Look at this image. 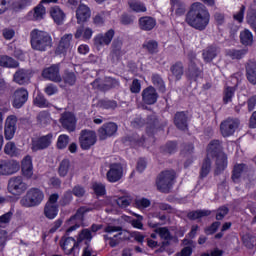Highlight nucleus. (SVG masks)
<instances>
[{
	"instance_id": "1",
	"label": "nucleus",
	"mask_w": 256,
	"mask_h": 256,
	"mask_svg": "<svg viewBox=\"0 0 256 256\" xmlns=\"http://www.w3.org/2000/svg\"><path fill=\"white\" fill-rule=\"evenodd\" d=\"M187 25L197 31H205L211 21V14L203 3L194 2L186 14Z\"/></svg>"
},
{
	"instance_id": "2",
	"label": "nucleus",
	"mask_w": 256,
	"mask_h": 256,
	"mask_svg": "<svg viewBox=\"0 0 256 256\" xmlns=\"http://www.w3.org/2000/svg\"><path fill=\"white\" fill-rule=\"evenodd\" d=\"M30 43L35 51H47L53 45V38L48 32L34 29L30 33Z\"/></svg>"
},
{
	"instance_id": "3",
	"label": "nucleus",
	"mask_w": 256,
	"mask_h": 256,
	"mask_svg": "<svg viewBox=\"0 0 256 256\" xmlns=\"http://www.w3.org/2000/svg\"><path fill=\"white\" fill-rule=\"evenodd\" d=\"M208 157H216L218 171H223L227 167V155L223 153V147L219 140H212L207 147Z\"/></svg>"
},
{
	"instance_id": "4",
	"label": "nucleus",
	"mask_w": 256,
	"mask_h": 256,
	"mask_svg": "<svg viewBox=\"0 0 256 256\" xmlns=\"http://www.w3.org/2000/svg\"><path fill=\"white\" fill-rule=\"evenodd\" d=\"M104 239L111 247H117L122 241L127 239V231L123 230L121 226L108 225L104 229Z\"/></svg>"
},
{
	"instance_id": "5",
	"label": "nucleus",
	"mask_w": 256,
	"mask_h": 256,
	"mask_svg": "<svg viewBox=\"0 0 256 256\" xmlns=\"http://www.w3.org/2000/svg\"><path fill=\"white\" fill-rule=\"evenodd\" d=\"M43 199H45V194L41 189L31 188L21 198L20 204L22 207H37L43 203Z\"/></svg>"
},
{
	"instance_id": "6",
	"label": "nucleus",
	"mask_w": 256,
	"mask_h": 256,
	"mask_svg": "<svg viewBox=\"0 0 256 256\" xmlns=\"http://www.w3.org/2000/svg\"><path fill=\"white\" fill-rule=\"evenodd\" d=\"M173 179H175V171L167 170L162 172L156 181L159 191L162 193H169V189L173 187Z\"/></svg>"
},
{
	"instance_id": "7",
	"label": "nucleus",
	"mask_w": 256,
	"mask_h": 256,
	"mask_svg": "<svg viewBox=\"0 0 256 256\" xmlns=\"http://www.w3.org/2000/svg\"><path fill=\"white\" fill-rule=\"evenodd\" d=\"M8 191L12 195H23L27 191V183L23 181L21 176L12 177L8 181Z\"/></svg>"
},
{
	"instance_id": "8",
	"label": "nucleus",
	"mask_w": 256,
	"mask_h": 256,
	"mask_svg": "<svg viewBox=\"0 0 256 256\" xmlns=\"http://www.w3.org/2000/svg\"><path fill=\"white\" fill-rule=\"evenodd\" d=\"M79 143L81 149L84 151L89 150L90 147L97 143V133L93 130H82L79 136Z\"/></svg>"
},
{
	"instance_id": "9",
	"label": "nucleus",
	"mask_w": 256,
	"mask_h": 256,
	"mask_svg": "<svg viewBox=\"0 0 256 256\" xmlns=\"http://www.w3.org/2000/svg\"><path fill=\"white\" fill-rule=\"evenodd\" d=\"M124 173L125 170L123 169V165L121 163H112L108 167L106 179L109 181V183H117L123 179Z\"/></svg>"
},
{
	"instance_id": "10",
	"label": "nucleus",
	"mask_w": 256,
	"mask_h": 256,
	"mask_svg": "<svg viewBox=\"0 0 256 256\" xmlns=\"http://www.w3.org/2000/svg\"><path fill=\"white\" fill-rule=\"evenodd\" d=\"M57 201H59V194H51L44 207V215L47 219H55L57 217L59 213Z\"/></svg>"
},
{
	"instance_id": "11",
	"label": "nucleus",
	"mask_w": 256,
	"mask_h": 256,
	"mask_svg": "<svg viewBox=\"0 0 256 256\" xmlns=\"http://www.w3.org/2000/svg\"><path fill=\"white\" fill-rule=\"evenodd\" d=\"M87 211L85 207L77 210L76 214L66 222V227H68L66 233H72V231H77V229L81 227L83 224V215H85Z\"/></svg>"
},
{
	"instance_id": "12",
	"label": "nucleus",
	"mask_w": 256,
	"mask_h": 256,
	"mask_svg": "<svg viewBox=\"0 0 256 256\" xmlns=\"http://www.w3.org/2000/svg\"><path fill=\"white\" fill-rule=\"evenodd\" d=\"M113 37H115V30L110 29L106 33H100L94 37V45L98 51H101L103 47H107L111 45V41H113Z\"/></svg>"
},
{
	"instance_id": "13",
	"label": "nucleus",
	"mask_w": 256,
	"mask_h": 256,
	"mask_svg": "<svg viewBox=\"0 0 256 256\" xmlns=\"http://www.w3.org/2000/svg\"><path fill=\"white\" fill-rule=\"evenodd\" d=\"M239 128V120L228 118L220 124V133L224 137H231Z\"/></svg>"
},
{
	"instance_id": "14",
	"label": "nucleus",
	"mask_w": 256,
	"mask_h": 256,
	"mask_svg": "<svg viewBox=\"0 0 256 256\" xmlns=\"http://www.w3.org/2000/svg\"><path fill=\"white\" fill-rule=\"evenodd\" d=\"M29 99V92L25 88L17 89L12 95V106L21 109Z\"/></svg>"
},
{
	"instance_id": "15",
	"label": "nucleus",
	"mask_w": 256,
	"mask_h": 256,
	"mask_svg": "<svg viewBox=\"0 0 256 256\" xmlns=\"http://www.w3.org/2000/svg\"><path fill=\"white\" fill-rule=\"evenodd\" d=\"M60 124L66 131H69V133H73L77 127V118L75 117V114L71 112H64L61 114L60 117Z\"/></svg>"
},
{
	"instance_id": "16",
	"label": "nucleus",
	"mask_w": 256,
	"mask_h": 256,
	"mask_svg": "<svg viewBox=\"0 0 256 256\" xmlns=\"http://www.w3.org/2000/svg\"><path fill=\"white\" fill-rule=\"evenodd\" d=\"M141 96L144 105H155V103H157V99H159V93H157V89L153 86L144 88Z\"/></svg>"
},
{
	"instance_id": "17",
	"label": "nucleus",
	"mask_w": 256,
	"mask_h": 256,
	"mask_svg": "<svg viewBox=\"0 0 256 256\" xmlns=\"http://www.w3.org/2000/svg\"><path fill=\"white\" fill-rule=\"evenodd\" d=\"M21 169L19 162L15 160L0 161V175H13Z\"/></svg>"
},
{
	"instance_id": "18",
	"label": "nucleus",
	"mask_w": 256,
	"mask_h": 256,
	"mask_svg": "<svg viewBox=\"0 0 256 256\" xmlns=\"http://www.w3.org/2000/svg\"><path fill=\"white\" fill-rule=\"evenodd\" d=\"M42 77L48 81H52L53 83H61V81H63V78L59 72V65H52L45 68L42 71Z\"/></svg>"
},
{
	"instance_id": "19",
	"label": "nucleus",
	"mask_w": 256,
	"mask_h": 256,
	"mask_svg": "<svg viewBox=\"0 0 256 256\" xmlns=\"http://www.w3.org/2000/svg\"><path fill=\"white\" fill-rule=\"evenodd\" d=\"M73 48V34H65L61 37L59 45L56 49V53L58 55H63L65 53H68V51H71Z\"/></svg>"
},
{
	"instance_id": "20",
	"label": "nucleus",
	"mask_w": 256,
	"mask_h": 256,
	"mask_svg": "<svg viewBox=\"0 0 256 256\" xmlns=\"http://www.w3.org/2000/svg\"><path fill=\"white\" fill-rule=\"evenodd\" d=\"M125 52H123V40L117 38L112 42L110 57L112 63H117L121 60Z\"/></svg>"
},
{
	"instance_id": "21",
	"label": "nucleus",
	"mask_w": 256,
	"mask_h": 256,
	"mask_svg": "<svg viewBox=\"0 0 256 256\" xmlns=\"http://www.w3.org/2000/svg\"><path fill=\"white\" fill-rule=\"evenodd\" d=\"M52 137H53L52 135L48 134L40 138L32 139V146H31L32 151H41L43 149H47V147L51 145Z\"/></svg>"
},
{
	"instance_id": "22",
	"label": "nucleus",
	"mask_w": 256,
	"mask_h": 256,
	"mask_svg": "<svg viewBox=\"0 0 256 256\" xmlns=\"http://www.w3.org/2000/svg\"><path fill=\"white\" fill-rule=\"evenodd\" d=\"M117 124L110 122L104 124L101 128L98 130L99 138L104 141L108 137H113L114 134L117 133Z\"/></svg>"
},
{
	"instance_id": "23",
	"label": "nucleus",
	"mask_w": 256,
	"mask_h": 256,
	"mask_svg": "<svg viewBox=\"0 0 256 256\" xmlns=\"http://www.w3.org/2000/svg\"><path fill=\"white\" fill-rule=\"evenodd\" d=\"M91 18V9L85 4H80L76 10L77 23H85Z\"/></svg>"
},
{
	"instance_id": "24",
	"label": "nucleus",
	"mask_w": 256,
	"mask_h": 256,
	"mask_svg": "<svg viewBox=\"0 0 256 256\" xmlns=\"http://www.w3.org/2000/svg\"><path fill=\"white\" fill-rule=\"evenodd\" d=\"M92 86L95 89H100V91H107V89H113V87H119V82L115 78L108 77L106 78L104 84H99V80H96L92 83Z\"/></svg>"
},
{
	"instance_id": "25",
	"label": "nucleus",
	"mask_w": 256,
	"mask_h": 256,
	"mask_svg": "<svg viewBox=\"0 0 256 256\" xmlns=\"http://www.w3.org/2000/svg\"><path fill=\"white\" fill-rule=\"evenodd\" d=\"M68 173L71 177L75 175V172L73 171V166L71 165V162L69 161V159H64L59 164L58 175L60 177H67Z\"/></svg>"
},
{
	"instance_id": "26",
	"label": "nucleus",
	"mask_w": 256,
	"mask_h": 256,
	"mask_svg": "<svg viewBox=\"0 0 256 256\" xmlns=\"http://www.w3.org/2000/svg\"><path fill=\"white\" fill-rule=\"evenodd\" d=\"M155 25H157V21L151 16L139 18V28L142 31H152V29H155Z\"/></svg>"
},
{
	"instance_id": "27",
	"label": "nucleus",
	"mask_w": 256,
	"mask_h": 256,
	"mask_svg": "<svg viewBox=\"0 0 256 256\" xmlns=\"http://www.w3.org/2000/svg\"><path fill=\"white\" fill-rule=\"evenodd\" d=\"M22 174L26 179L33 177V159L31 156H26L22 160Z\"/></svg>"
},
{
	"instance_id": "28",
	"label": "nucleus",
	"mask_w": 256,
	"mask_h": 256,
	"mask_svg": "<svg viewBox=\"0 0 256 256\" xmlns=\"http://www.w3.org/2000/svg\"><path fill=\"white\" fill-rule=\"evenodd\" d=\"M50 15L57 25H63V23H65V12H63L59 6L52 7L50 9Z\"/></svg>"
},
{
	"instance_id": "29",
	"label": "nucleus",
	"mask_w": 256,
	"mask_h": 256,
	"mask_svg": "<svg viewBox=\"0 0 256 256\" xmlns=\"http://www.w3.org/2000/svg\"><path fill=\"white\" fill-rule=\"evenodd\" d=\"M246 77L252 85H256V62L250 60L246 64Z\"/></svg>"
},
{
	"instance_id": "30",
	"label": "nucleus",
	"mask_w": 256,
	"mask_h": 256,
	"mask_svg": "<svg viewBox=\"0 0 256 256\" xmlns=\"http://www.w3.org/2000/svg\"><path fill=\"white\" fill-rule=\"evenodd\" d=\"M174 123L178 129L185 131L187 129V114L185 112H177L174 117Z\"/></svg>"
},
{
	"instance_id": "31",
	"label": "nucleus",
	"mask_w": 256,
	"mask_h": 256,
	"mask_svg": "<svg viewBox=\"0 0 256 256\" xmlns=\"http://www.w3.org/2000/svg\"><path fill=\"white\" fill-rule=\"evenodd\" d=\"M185 68L183 67V63L176 62L170 67L171 76L175 81H180L181 77H183V73Z\"/></svg>"
},
{
	"instance_id": "32",
	"label": "nucleus",
	"mask_w": 256,
	"mask_h": 256,
	"mask_svg": "<svg viewBox=\"0 0 256 256\" xmlns=\"http://www.w3.org/2000/svg\"><path fill=\"white\" fill-rule=\"evenodd\" d=\"M14 81L18 83V85H25V83H29V71L25 69H20L14 74Z\"/></svg>"
},
{
	"instance_id": "33",
	"label": "nucleus",
	"mask_w": 256,
	"mask_h": 256,
	"mask_svg": "<svg viewBox=\"0 0 256 256\" xmlns=\"http://www.w3.org/2000/svg\"><path fill=\"white\" fill-rule=\"evenodd\" d=\"M142 47L150 55H156V53H159V42L156 40H146Z\"/></svg>"
},
{
	"instance_id": "34",
	"label": "nucleus",
	"mask_w": 256,
	"mask_h": 256,
	"mask_svg": "<svg viewBox=\"0 0 256 256\" xmlns=\"http://www.w3.org/2000/svg\"><path fill=\"white\" fill-rule=\"evenodd\" d=\"M4 153L9 157H19V155H21V150L17 148L15 142H8L4 146Z\"/></svg>"
},
{
	"instance_id": "35",
	"label": "nucleus",
	"mask_w": 256,
	"mask_h": 256,
	"mask_svg": "<svg viewBox=\"0 0 256 256\" xmlns=\"http://www.w3.org/2000/svg\"><path fill=\"white\" fill-rule=\"evenodd\" d=\"M81 37L84 41H89V39L93 37V29L85 27L78 28L75 33V38L81 39Z\"/></svg>"
},
{
	"instance_id": "36",
	"label": "nucleus",
	"mask_w": 256,
	"mask_h": 256,
	"mask_svg": "<svg viewBox=\"0 0 256 256\" xmlns=\"http://www.w3.org/2000/svg\"><path fill=\"white\" fill-rule=\"evenodd\" d=\"M77 247V241L73 237H68L62 243V249L65 251L66 255H71L73 249Z\"/></svg>"
},
{
	"instance_id": "37",
	"label": "nucleus",
	"mask_w": 256,
	"mask_h": 256,
	"mask_svg": "<svg viewBox=\"0 0 256 256\" xmlns=\"http://www.w3.org/2000/svg\"><path fill=\"white\" fill-rule=\"evenodd\" d=\"M128 5L131 9V11H134V13H145L147 12V6L141 1L138 0H130L128 2Z\"/></svg>"
},
{
	"instance_id": "38",
	"label": "nucleus",
	"mask_w": 256,
	"mask_h": 256,
	"mask_svg": "<svg viewBox=\"0 0 256 256\" xmlns=\"http://www.w3.org/2000/svg\"><path fill=\"white\" fill-rule=\"evenodd\" d=\"M154 233H157L159 235L160 239H162L164 242L171 241L173 239V236L171 235V232L169 231V228L167 227H159L154 230Z\"/></svg>"
},
{
	"instance_id": "39",
	"label": "nucleus",
	"mask_w": 256,
	"mask_h": 256,
	"mask_svg": "<svg viewBox=\"0 0 256 256\" xmlns=\"http://www.w3.org/2000/svg\"><path fill=\"white\" fill-rule=\"evenodd\" d=\"M211 215V210H196L188 213V219L195 221L197 219H203V217H209Z\"/></svg>"
},
{
	"instance_id": "40",
	"label": "nucleus",
	"mask_w": 256,
	"mask_h": 256,
	"mask_svg": "<svg viewBox=\"0 0 256 256\" xmlns=\"http://www.w3.org/2000/svg\"><path fill=\"white\" fill-rule=\"evenodd\" d=\"M247 170V166L245 164H237L234 166L232 180L234 183H239V179H241V174L245 173Z\"/></svg>"
},
{
	"instance_id": "41",
	"label": "nucleus",
	"mask_w": 256,
	"mask_h": 256,
	"mask_svg": "<svg viewBox=\"0 0 256 256\" xmlns=\"http://www.w3.org/2000/svg\"><path fill=\"white\" fill-rule=\"evenodd\" d=\"M34 105L36 107H40L42 109H45L46 107H51V103L45 98V96L41 93H38L33 100Z\"/></svg>"
},
{
	"instance_id": "42",
	"label": "nucleus",
	"mask_w": 256,
	"mask_h": 256,
	"mask_svg": "<svg viewBox=\"0 0 256 256\" xmlns=\"http://www.w3.org/2000/svg\"><path fill=\"white\" fill-rule=\"evenodd\" d=\"M240 41L242 45H253V33L249 29L241 31Z\"/></svg>"
},
{
	"instance_id": "43",
	"label": "nucleus",
	"mask_w": 256,
	"mask_h": 256,
	"mask_svg": "<svg viewBox=\"0 0 256 256\" xmlns=\"http://www.w3.org/2000/svg\"><path fill=\"white\" fill-rule=\"evenodd\" d=\"M0 66L1 67H8V68H15L19 67V62L15 61V59L9 56H0Z\"/></svg>"
},
{
	"instance_id": "44",
	"label": "nucleus",
	"mask_w": 256,
	"mask_h": 256,
	"mask_svg": "<svg viewBox=\"0 0 256 256\" xmlns=\"http://www.w3.org/2000/svg\"><path fill=\"white\" fill-rule=\"evenodd\" d=\"M172 5V11H175L176 15H184L186 11L185 3L179 0H170Z\"/></svg>"
},
{
	"instance_id": "45",
	"label": "nucleus",
	"mask_w": 256,
	"mask_h": 256,
	"mask_svg": "<svg viewBox=\"0 0 256 256\" xmlns=\"http://www.w3.org/2000/svg\"><path fill=\"white\" fill-rule=\"evenodd\" d=\"M203 59L206 63H211L217 57V49L215 47H208L203 51Z\"/></svg>"
},
{
	"instance_id": "46",
	"label": "nucleus",
	"mask_w": 256,
	"mask_h": 256,
	"mask_svg": "<svg viewBox=\"0 0 256 256\" xmlns=\"http://www.w3.org/2000/svg\"><path fill=\"white\" fill-rule=\"evenodd\" d=\"M152 83L161 93H165V81H163V78L159 76V74H153L152 75Z\"/></svg>"
},
{
	"instance_id": "47",
	"label": "nucleus",
	"mask_w": 256,
	"mask_h": 256,
	"mask_svg": "<svg viewBox=\"0 0 256 256\" xmlns=\"http://www.w3.org/2000/svg\"><path fill=\"white\" fill-rule=\"evenodd\" d=\"M246 21L256 31V9L250 8L247 12Z\"/></svg>"
},
{
	"instance_id": "48",
	"label": "nucleus",
	"mask_w": 256,
	"mask_h": 256,
	"mask_svg": "<svg viewBox=\"0 0 256 256\" xmlns=\"http://www.w3.org/2000/svg\"><path fill=\"white\" fill-rule=\"evenodd\" d=\"M93 239V234L91 233V230L89 229H83L77 238L78 243H81L82 241H86V243H89Z\"/></svg>"
},
{
	"instance_id": "49",
	"label": "nucleus",
	"mask_w": 256,
	"mask_h": 256,
	"mask_svg": "<svg viewBox=\"0 0 256 256\" xmlns=\"http://www.w3.org/2000/svg\"><path fill=\"white\" fill-rule=\"evenodd\" d=\"M226 55L230 57V59H243V57L247 55V50H228Z\"/></svg>"
},
{
	"instance_id": "50",
	"label": "nucleus",
	"mask_w": 256,
	"mask_h": 256,
	"mask_svg": "<svg viewBox=\"0 0 256 256\" xmlns=\"http://www.w3.org/2000/svg\"><path fill=\"white\" fill-rule=\"evenodd\" d=\"M233 97H235V88L227 87L224 90L223 103L227 105V103H231L233 101Z\"/></svg>"
},
{
	"instance_id": "51",
	"label": "nucleus",
	"mask_w": 256,
	"mask_h": 256,
	"mask_svg": "<svg viewBox=\"0 0 256 256\" xmlns=\"http://www.w3.org/2000/svg\"><path fill=\"white\" fill-rule=\"evenodd\" d=\"M45 13H46V10L43 7V4L42 3L39 4L38 6H36L34 8V14H33L34 20L41 21V19H43V17H45Z\"/></svg>"
},
{
	"instance_id": "52",
	"label": "nucleus",
	"mask_w": 256,
	"mask_h": 256,
	"mask_svg": "<svg viewBox=\"0 0 256 256\" xmlns=\"http://www.w3.org/2000/svg\"><path fill=\"white\" fill-rule=\"evenodd\" d=\"M188 75L191 79H197L201 75V69L195 66V63L191 62L188 68Z\"/></svg>"
},
{
	"instance_id": "53",
	"label": "nucleus",
	"mask_w": 256,
	"mask_h": 256,
	"mask_svg": "<svg viewBox=\"0 0 256 256\" xmlns=\"http://www.w3.org/2000/svg\"><path fill=\"white\" fill-rule=\"evenodd\" d=\"M151 206V200L147 198H137L135 200V207L137 209H147V207Z\"/></svg>"
},
{
	"instance_id": "54",
	"label": "nucleus",
	"mask_w": 256,
	"mask_h": 256,
	"mask_svg": "<svg viewBox=\"0 0 256 256\" xmlns=\"http://www.w3.org/2000/svg\"><path fill=\"white\" fill-rule=\"evenodd\" d=\"M209 171H211V160L206 158L202 164L200 177H207V175H209Z\"/></svg>"
},
{
	"instance_id": "55",
	"label": "nucleus",
	"mask_w": 256,
	"mask_h": 256,
	"mask_svg": "<svg viewBox=\"0 0 256 256\" xmlns=\"http://www.w3.org/2000/svg\"><path fill=\"white\" fill-rule=\"evenodd\" d=\"M67 145H69V136L67 134L60 135L57 140L58 149H65Z\"/></svg>"
},
{
	"instance_id": "56",
	"label": "nucleus",
	"mask_w": 256,
	"mask_h": 256,
	"mask_svg": "<svg viewBox=\"0 0 256 256\" xmlns=\"http://www.w3.org/2000/svg\"><path fill=\"white\" fill-rule=\"evenodd\" d=\"M116 203L118 207H121V209H125L126 207H129L131 205V197L123 196L118 199H116Z\"/></svg>"
},
{
	"instance_id": "57",
	"label": "nucleus",
	"mask_w": 256,
	"mask_h": 256,
	"mask_svg": "<svg viewBox=\"0 0 256 256\" xmlns=\"http://www.w3.org/2000/svg\"><path fill=\"white\" fill-rule=\"evenodd\" d=\"M44 93H46V95L51 97L59 93V88L57 87V85L50 83V84H47L46 87L44 88Z\"/></svg>"
},
{
	"instance_id": "58",
	"label": "nucleus",
	"mask_w": 256,
	"mask_h": 256,
	"mask_svg": "<svg viewBox=\"0 0 256 256\" xmlns=\"http://www.w3.org/2000/svg\"><path fill=\"white\" fill-rule=\"evenodd\" d=\"M17 128L4 126V136L7 141H11L15 137V132Z\"/></svg>"
},
{
	"instance_id": "59",
	"label": "nucleus",
	"mask_w": 256,
	"mask_h": 256,
	"mask_svg": "<svg viewBox=\"0 0 256 256\" xmlns=\"http://www.w3.org/2000/svg\"><path fill=\"white\" fill-rule=\"evenodd\" d=\"M63 79L64 83H66L67 85H75L77 81V76H75V73L73 72H67L65 73Z\"/></svg>"
},
{
	"instance_id": "60",
	"label": "nucleus",
	"mask_w": 256,
	"mask_h": 256,
	"mask_svg": "<svg viewBox=\"0 0 256 256\" xmlns=\"http://www.w3.org/2000/svg\"><path fill=\"white\" fill-rule=\"evenodd\" d=\"M49 120V113L45 111L40 112L37 116V122L39 123V125H47V123H49Z\"/></svg>"
},
{
	"instance_id": "61",
	"label": "nucleus",
	"mask_w": 256,
	"mask_h": 256,
	"mask_svg": "<svg viewBox=\"0 0 256 256\" xmlns=\"http://www.w3.org/2000/svg\"><path fill=\"white\" fill-rule=\"evenodd\" d=\"M11 219H13V212H7L0 216V227H5V225H8V223L11 222Z\"/></svg>"
},
{
	"instance_id": "62",
	"label": "nucleus",
	"mask_w": 256,
	"mask_h": 256,
	"mask_svg": "<svg viewBox=\"0 0 256 256\" xmlns=\"http://www.w3.org/2000/svg\"><path fill=\"white\" fill-rule=\"evenodd\" d=\"M229 213V208L222 206L216 211V219L217 221H221L225 219V216Z\"/></svg>"
},
{
	"instance_id": "63",
	"label": "nucleus",
	"mask_w": 256,
	"mask_h": 256,
	"mask_svg": "<svg viewBox=\"0 0 256 256\" xmlns=\"http://www.w3.org/2000/svg\"><path fill=\"white\" fill-rule=\"evenodd\" d=\"M73 201V192L67 191L64 193L62 199L60 200L61 205H69Z\"/></svg>"
},
{
	"instance_id": "64",
	"label": "nucleus",
	"mask_w": 256,
	"mask_h": 256,
	"mask_svg": "<svg viewBox=\"0 0 256 256\" xmlns=\"http://www.w3.org/2000/svg\"><path fill=\"white\" fill-rule=\"evenodd\" d=\"M4 127H14L17 128V116L10 115L5 120V126Z\"/></svg>"
}]
</instances>
